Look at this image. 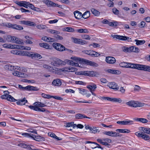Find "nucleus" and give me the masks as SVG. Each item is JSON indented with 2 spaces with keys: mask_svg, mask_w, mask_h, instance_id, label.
Segmentation results:
<instances>
[{
  "mask_svg": "<svg viewBox=\"0 0 150 150\" xmlns=\"http://www.w3.org/2000/svg\"><path fill=\"white\" fill-rule=\"evenodd\" d=\"M144 133L148 134H150V128H146L144 129Z\"/></svg>",
  "mask_w": 150,
  "mask_h": 150,
  "instance_id": "61",
  "label": "nucleus"
},
{
  "mask_svg": "<svg viewBox=\"0 0 150 150\" xmlns=\"http://www.w3.org/2000/svg\"><path fill=\"white\" fill-rule=\"evenodd\" d=\"M82 37L84 39L90 40L91 39V38L89 35H82Z\"/></svg>",
  "mask_w": 150,
  "mask_h": 150,
  "instance_id": "50",
  "label": "nucleus"
},
{
  "mask_svg": "<svg viewBox=\"0 0 150 150\" xmlns=\"http://www.w3.org/2000/svg\"><path fill=\"white\" fill-rule=\"evenodd\" d=\"M1 98L2 99H6L7 100L11 102H15L17 100L11 96H7L4 94L2 95L1 96Z\"/></svg>",
  "mask_w": 150,
  "mask_h": 150,
  "instance_id": "8",
  "label": "nucleus"
},
{
  "mask_svg": "<svg viewBox=\"0 0 150 150\" xmlns=\"http://www.w3.org/2000/svg\"><path fill=\"white\" fill-rule=\"evenodd\" d=\"M18 76L21 77H25L27 76V75L23 73L20 72L19 71Z\"/></svg>",
  "mask_w": 150,
  "mask_h": 150,
  "instance_id": "51",
  "label": "nucleus"
},
{
  "mask_svg": "<svg viewBox=\"0 0 150 150\" xmlns=\"http://www.w3.org/2000/svg\"><path fill=\"white\" fill-rule=\"evenodd\" d=\"M14 42H16L18 44H23V42H22V40L20 39L19 38L15 37L14 40Z\"/></svg>",
  "mask_w": 150,
  "mask_h": 150,
  "instance_id": "39",
  "label": "nucleus"
},
{
  "mask_svg": "<svg viewBox=\"0 0 150 150\" xmlns=\"http://www.w3.org/2000/svg\"><path fill=\"white\" fill-rule=\"evenodd\" d=\"M79 91H80V93H81L83 95H85L87 94V90L84 89H82V90H81V89H79Z\"/></svg>",
  "mask_w": 150,
  "mask_h": 150,
  "instance_id": "57",
  "label": "nucleus"
},
{
  "mask_svg": "<svg viewBox=\"0 0 150 150\" xmlns=\"http://www.w3.org/2000/svg\"><path fill=\"white\" fill-rule=\"evenodd\" d=\"M106 72L110 73L113 74H119L120 73V72L118 70L115 69H108L106 71Z\"/></svg>",
  "mask_w": 150,
  "mask_h": 150,
  "instance_id": "21",
  "label": "nucleus"
},
{
  "mask_svg": "<svg viewBox=\"0 0 150 150\" xmlns=\"http://www.w3.org/2000/svg\"><path fill=\"white\" fill-rule=\"evenodd\" d=\"M25 51H22L19 50H13L11 51V53L13 54L22 56H25Z\"/></svg>",
  "mask_w": 150,
  "mask_h": 150,
  "instance_id": "11",
  "label": "nucleus"
},
{
  "mask_svg": "<svg viewBox=\"0 0 150 150\" xmlns=\"http://www.w3.org/2000/svg\"><path fill=\"white\" fill-rule=\"evenodd\" d=\"M91 11L92 13L95 15L96 16H98L99 15L100 13L97 10L95 9L94 8H92L91 9Z\"/></svg>",
  "mask_w": 150,
  "mask_h": 150,
  "instance_id": "38",
  "label": "nucleus"
},
{
  "mask_svg": "<svg viewBox=\"0 0 150 150\" xmlns=\"http://www.w3.org/2000/svg\"><path fill=\"white\" fill-rule=\"evenodd\" d=\"M62 82L59 79L54 80L52 82V84L54 86H59L61 85Z\"/></svg>",
  "mask_w": 150,
  "mask_h": 150,
  "instance_id": "20",
  "label": "nucleus"
},
{
  "mask_svg": "<svg viewBox=\"0 0 150 150\" xmlns=\"http://www.w3.org/2000/svg\"><path fill=\"white\" fill-rule=\"evenodd\" d=\"M112 10L113 12L115 14L117 15L119 14V11L116 8H113Z\"/></svg>",
  "mask_w": 150,
  "mask_h": 150,
  "instance_id": "55",
  "label": "nucleus"
},
{
  "mask_svg": "<svg viewBox=\"0 0 150 150\" xmlns=\"http://www.w3.org/2000/svg\"><path fill=\"white\" fill-rule=\"evenodd\" d=\"M27 102V100H26L25 98L24 97L22 99L20 100L17 101L16 103L18 105H25Z\"/></svg>",
  "mask_w": 150,
  "mask_h": 150,
  "instance_id": "17",
  "label": "nucleus"
},
{
  "mask_svg": "<svg viewBox=\"0 0 150 150\" xmlns=\"http://www.w3.org/2000/svg\"><path fill=\"white\" fill-rule=\"evenodd\" d=\"M117 22H109V23H108V24L112 26H117V25L116 24Z\"/></svg>",
  "mask_w": 150,
  "mask_h": 150,
  "instance_id": "52",
  "label": "nucleus"
},
{
  "mask_svg": "<svg viewBox=\"0 0 150 150\" xmlns=\"http://www.w3.org/2000/svg\"><path fill=\"white\" fill-rule=\"evenodd\" d=\"M87 88L89 89L91 92L92 91H94L97 88V86L95 84H93L92 86L89 85L87 86Z\"/></svg>",
  "mask_w": 150,
  "mask_h": 150,
  "instance_id": "23",
  "label": "nucleus"
},
{
  "mask_svg": "<svg viewBox=\"0 0 150 150\" xmlns=\"http://www.w3.org/2000/svg\"><path fill=\"white\" fill-rule=\"evenodd\" d=\"M53 61L51 63V65L57 66L59 65H65V63L63 61L57 58H54L53 59Z\"/></svg>",
  "mask_w": 150,
  "mask_h": 150,
  "instance_id": "5",
  "label": "nucleus"
},
{
  "mask_svg": "<svg viewBox=\"0 0 150 150\" xmlns=\"http://www.w3.org/2000/svg\"><path fill=\"white\" fill-rule=\"evenodd\" d=\"M23 3H24V6L23 7L26 8H28V7L29 6V4H30V3L28 2H26L25 1L23 2Z\"/></svg>",
  "mask_w": 150,
  "mask_h": 150,
  "instance_id": "63",
  "label": "nucleus"
},
{
  "mask_svg": "<svg viewBox=\"0 0 150 150\" xmlns=\"http://www.w3.org/2000/svg\"><path fill=\"white\" fill-rule=\"evenodd\" d=\"M82 62L85 64L94 67H97L98 65V64L94 62H92L88 60L82 59Z\"/></svg>",
  "mask_w": 150,
  "mask_h": 150,
  "instance_id": "7",
  "label": "nucleus"
},
{
  "mask_svg": "<svg viewBox=\"0 0 150 150\" xmlns=\"http://www.w3.org/2000/svg\"><path fill=\"white\" fill-rule=\"evenodd\" d=\"M64 29L65 30L68 32H73L74 31V29L70 27H66Z\"/></svg>",
  "mask_w": 150,
  "mask_h": 150,
  "instance_id": "45",
  "label": "nucleus"
},
{
  "mask_svg": "<svg viewBox=\"0 0 150 150\" xmlns=\"http://www.w3.org/2000/svg\"><path fill=\"white\" fill-rule=\"evenodd\" d=\"M63 62L65 63V65L66 64L74 66H78V64L77 63L74 62L72 60L68 59L65 60L64 61H63Z\"/></svg>",
  "mask_w": 150,
  "mask_h": 150,
  "instance_id": "13",
  "label": "nucleus"
},
{
  "mask_svg": "<svg viewBox=\"0 0 150 150\" xmlns=\"http://www.w3.org/2000/svg\"><path fill=\"white\" fill-rule=\"evenodd\" d=\"M134 41L136 42V44L137 45L143 44L145 42L144 40H139L137 39H135Z\"/></svg>",
  "mask_w": 150,
  "mask_h": 150,
  "instance_id": "33",
  "label": "nucleus"
},
{
  "mask_svg": "<svg viewBox=\"0 0 150 150\" xmlns=\"http://www.w3.org/2000/svg\"><path fill=\"white\" fill-rule=\"evenodd\" d=\"M146 24V23L144 21H142L140 24V25H139V26L141 27H144L145 26Z\"/></svg>",
  "mask_w": 150,
  "mask_h": 150,
  "instance_id": "64",
  "label": "nucleus"
},
{
  "mask_svg": "<svg viewBox=\"0 0 150 150\" xmlns=\"http://www.w3.org/2000/svg\"><path fill=\"white\" fill-rule=\"evenodd\" d=\"M117 132L119 133H128L130 132V131L128 129H118L116 130Z\"/></svg>",
  "mask_w": 150,
  "mask_h": 150,
  "instance_id": "28",
  "label": "nucleus"
},
{
  "mask_svg": "<svg viewBox=\"0 0 150 150\" xmlns=\"http://www.w3.org/2000/svg\"><path fill=\"white\" fill-rule=\"evenodd\" d=\"M76 31L78 33H88L89 32V31L87 29H84L82 28L76 30Z\"/></svg>",
  "mask_w": 150,
  "mask_h": 150,
  "instance_id": "30",
  "label": "nucleus"
},
{
  "mask_svg": "<svg viewBox=\"0 0 150 150\" xmlns=\"http://www.w3.org/2000/svg\"><path fill=\"white\" fill-rule=\"evenodd\" d=\"M47 31L52 34H58L59 33V32L51 29H48L47 30Z\"/></svg>",
  "mask_w": 150,
  "mask_h": 150,
  "instance_id": "42",
  "label": "nucleus"
},
{
  "mask_svg": "<svg viewBox=\"0 0 150 150\" xmlns=\"http://www.w3.org/2000/svg\"><path fill=\"white\" fill-rule=\"evenodd\" d=\"M97 142L99 143L104 145H109V143L112 142V140L108 138H103L102 139H97Z\"/></svg>",
  "mask_w": 150,
  "mask_h": 150,
  "instance_id": "3",
  "label": "nucleus"
},
{
  "mask_svg": "<svg viewBox=\"0 0 150 150\" xmlns=\"http://www.w3.org/2000/svg\"><path fill=\"white\" fill-rule=\"evenodd\" d=\"M41 95L43 98H45L49 99L53 97V96H50L48 94H46L44 93H42Z\"/></svg>",
  "mask_w": 150,
  "mask_h": 150,
  "instance_id": "41",
  "label": "nucleus"
},
{
  "mask_svg": "<svg viewBox=\"0 0 150 150\" xmlns=\"http://www.w3.org/2000/svg\"><path fill=\"white\" fill-rule=\"evenodd\" d=\"M124 64H126L125 65V67L126 68H134L136 69H137V65H138V64H132L130 63H127L125 62H124Z\"/></svg>",
  "mask_w": 150,
  "mask_h": 150,
  "instance_id": "14",
  "label": "nucleus"
},
{
  "mask_svg": "<svg viewBox=\"0 0 150 150\" xmlns=\"http://www.w3.org/2000/svg\"><path fill=\"white\" fill-rule=\"evenodd\" d=\"M90 15V13L89 11H86L82 15V17L85 19H86L89 17Z\"/></svg>",
  "mask_w": 150,
  "mask_h": 150,
  "instance_id": "31",
  "label": "nucleus"
},
{
  "mask_svg": "<svg viewBox=\"0 0 150 150\" xmlns=\"http://www.w3.org/2000/svg\"><path fill=\"white\" fill-rule=\"evenodd\" d=\"M23 135H25V137H31L33 139H34L35 136H36L35 135L32 134H30L27 133H23L22 134Z\"/></svg>",
  "mask_w": 150,
  "mask_h": 150,
  "instance_id": "36",
  "label": "nucleus"
},
{
  "mask_svg": "<svg viewBox=\"0 0 150 150\" xmlns=\"http://www.w3.org/2000/svg\"><path fill=\"white\" fill-rule=\"evenodd\" d=\"M109 88L114 90H117L119 89L118 86L115 82H110L108 85Z\"/></svg>",
  "mask_w": 150,
  "mask_h": 150,
  "instance_id": "10",
  "label": "nucleus"
},
{
  "mask_svg": "<svg viewBox=\"0 0 150 150\" xmlns=\"http://www.w3.org/2000/svg\"><path fill=\"white\" fill-rule=\"evenodd\" d=\"M79 44L82 45L86 44V41L85 40H83L81 39H79Z\"/></svg>",
  "mask_w": 150,
  "mask_h": 150,
  "instance_id": "56",
  "label": "nucleus"
},
{
  "mask_svg": "<svg viewBox=\"0 0 150 150\" xmlns=\"http://www.w3.org/2000/svg\"><path fill=\"white\" fill-rule=\"evenodd\" d=\"M74 13L75 18L77 19H80L82 17L81 13L79 11H75Z\"/></svg>",
  "mask_w": 150,
  "mask_h": 150,
  "instance_id": "15",
  "label": "nucleus"
},
{
  "mask_svg": "<svg viewBox=\"0 0 150 150\" xmlns=\"http://www.w3.org/2000/svg\"><path fill=\"white\" fill-rule=\"evenodd\" d=\"M25 1H21L20 2H18L17 1L16 3L19 6H24V3H23Z\"/></svg>",
  "mask_w": 150,
  "mask_h": 150,
  "instance_id": "59",
  "label": "nucleus"
},
{
  "mask_svg": "<svg viewBox=\"0 0 150 150\" xmlns=\"http://www.w3.org/2000/svg\"><path fill=\"white\" fill-rule=\"evenodd\" d=\"M142 139L145 140H148L149 139V137L148 135L143 134V135L142 136Z\"/></svg>",
  "mask_w": 150,
  "mask_h": 150,
  "instance_id": "48",
  "label": "nucleus"
},
{
  "mask_svg": "<svg viewBox=\"0 0 150 150\" xmlns=\"http://www.w3.org/2000/svg\"><path fill=\"white\" fill-rule=\"evenodd\" d=\"M134 124L133 121L132 120H124L123 125H132Z\"/></svg>",
  "mask_w": 150,
  "mask_h": 150,
  "instance_id": "35",
  "label": "nucleus"
},
{
  "mask_svg": "<svg viewBox=\"0 0 150 150\" xmlns=\"http://www.w3.org/2000/svg\"><path fill=\"white\" fill-rule=\"evenodd\" d=\"M76 74L78 75L88 76H97L100 74H99L97 72L89 71H77L76 72Z\"/></svg>",
  "mask_w": 150,
  "mask_h": 150,
  "instance_id": "1",
  "label": "nucleus"
},
{
  "mask_svg": "<svg viewBox=\"0 0 150 150\" xmlns=\"http://www.w3.org/2000/svg\"><path fill=\"white\" fill-rule=\"evenodd\" d=\"M28 131L29 132H32L34 134H37V131L36 130H35L33 129H28Z\"/></svg>",
  "mask_w": 150,
  "mask_h": 150,
  "instance_id": "60",
  "label": "nucleus"
},
{
  "mask_svg": "<svg viewBox=\"0 0 150 150\" xmlns=\"http://www.w3.org/2000/svg\"><path fill=\"white\" fill-rule=\"evenodd\" d=\"M115 132L112 131H105L103 132V134L111 137H115Z\"/></svg>",
  "mask_w": 150,
  "mask_h": 150,
  "instance_id": "22",
  "label": "nucleus"
},
{
  "mask_svg": "<svg viewBox=\"0 0 150 150\" xmlns=\"http://www.w3.org/2000/svg\"><path fill=\"white\" fill-rule=\"evenodd\" d=\"M39 45L41 47L47 49H50V45L46 43H39Z\"/></svg>",
  "mask_w": 150,
  "mask_h": 150,
  "instance_id": "24",
  "label": "nucleus"
},
{
  "mask_svg": "<svg viewBox=\"0 0 150 150\" xmlns=\"http://www.w3.org/2000/svg\"><path fill=\"white\" fill-rule=\"evenodd\" d=\"M105 61L108 63L112 64L115 63L116 60L114 57H106Z\"/></svg>",
  "mask_w": 150,
  "mask_h": 150,
  "instance_id": "9",
  "label": "nucleus"
},
{
  "mask_svg": "<svg viewBox=\"0 0 150 150\" xmlns=\"http://www.w3.org/2000/svg\"><path fill=\"white\" fill-rule=\"evenodd\" d=\"M36 27L37 28L40 30L45 29L47 28L46 26L43 25H38Z\"/></svg>",
  "mask_w": 150,
  "mask_h": 150,
  "instance_id": "44",
  "label": "nucleus"
},
{
  "mask_svg": "<svg viewBox=\"0 0 150 150\" xmlns=\"http://www.w3.org/2000/svg\"><path fill=\"white\" fill-rule=\"evenodd\" d=\"M146 65H144L138 64L137 65V69L145 71Z\"/></svg>",
  "mask_w": 150,
  "mask_h": 150,
  "instance_id": "27",
  "label": "nucleus"
},
{
  "mask_svg": "<svg viewBox=\"0 0 150 150\" xmlns=\"http://www.w3.org/2000/svg\"><path fill=\"white\" fill-rule=\"evenodd\" d=\"M123 51L125 52H129V47L126 46H123L122 47Z\"/></svg>",
  "mask_w": 150,
  "mask_h": 150,
  "instance_id": "46",
  "label": "nucleus"
},
{
  "mask_svg": "<svg viewBox=\"0 0 150 150\" xmlns=\"http://www.w3.org/2000/svg\"><path fill=\"white\" fill-rule=\"evenodd\" d=\"M52 45L57 50L60 52L63 51V50L65 48V47L60 43L54 42L52 44Z\"/></svg>",
  "mask_w": 150,
  "mask_h": 150,
  "instance_id": "6",
  "label": "nucleus"
},
{
  "mask_svg": "<svg viewBox=\"0 0 150 150\" xmlns=\"http://www.w3.org/2000/svg\"><path fill=\"white\" fill-rule=\"evenodd\" d=\"M5 67L6 68H8V69L9 68H11L10 69H18L19 68H20V67L18 66H12L11 65H5Z\"/></svg>",
  "mask_w": 150,
  "mask_h": 150,
  "instance_id": "34",
  "label": "nucleus"
},
{
  "mask_svg": "<svg viewBox=\"0 0 150 150\" xmlns=\"http://www.w3.org/2000/svg\"><path fill=\"white\" fill-rule=\"evenodd\" d=\"M90 131H92V133H95L99 132V129H97V128L95 127H93L91 128L90 129Z\"/></svg>",
  "mask_w": 150,
  "mask_h": 150,
  "instance_id": "37",
  "label": "nucleus"
},
{
  "mask_svg": "<svg viewBox=\"0 0 150 150\" xmlns=\"http://www.w3.org/2000/svg\"><path fill=\"white\" fill-rule=\"evenodd\" d=\"M92 51V50H85L84 51V52L85 54H87L88 55L91 56V54L92 53V52H91Z\"/></svg>",
  "mask_w": 150,
  "mask_h": 150,
  "instance_id": "54",
  "label": "nucleus"
},
{
  "mask_svg": "<svg viewBox=\"0 0 150 150\" xmlns=\"http://www.w3.org/2000/svg\"><path fill=\"white\" fill-rule=\"evenodd\" d=\"M20 22L21 24H24L27 25L33 26L35 25V24L34 22L29 21H21Z\"/></svg>",
  "mask_w": 150,
  "mask_h": 150,
  "instance_id": "12",
  "label": "nucleus"
},
{
  "mask_svg": "<svg viewBox=\"0 0 150 150\" xmlns=\"http://www.w3.org/2000/svg\"><path fill=\"white\" fill-rule=\"evenodd\" d=\"M126 104L129 106L133 107H140L143 106L142 103H137L133 100H131L127 102Z\"/></svg>",
  "mask_w": 150,
  "mask_h": 150,
  "instance_id": "4",
  "label": "nucleus"
},
{
  "mask_svg": "<svg viewBox=\"0 0 150 150\" xmlns=\"http://www.w3.org/2000/svg\"><path fill=\"white\" fill-rule=\"evenodd\" d=\"M111 101L114 102H118L121 103L122 102V100L120 98H110V100Z\"/></svg>",
  "mask_w": 150,
  "mask_h": 150,
  "instance_id": "25",
  "label": "nucleus"
},
{
  "mask_svg": "<svg viewBox=\"0 0 150 150\" xmlns=\"http://www.w3.org/2000/svg\"><path fill=\"white\" fill-rule=\"evenodd\" d=\"M134 119L136 121H139L142 123H146L148 122V120L144 118H138Z\"/></svg>",
  "mask_w": 150,
  "mask_h": 150,
  "instance_id": "26",
  "label": "nucleus"
},
{
  "mask_svg": "<svg viewBox=\"0 0 150 150\" xmlns=\"http://www.w3.org/2000/svg\"><path fill=\"white\" fill-rule=\"evenodd\" d=\"M25 56L31 57L32 59L35 58L40 59L42 57V56L40 54L33 52L25 51Z\"/></svg>",
  "mask_w": 150,
  "mask_h": 150,
  "instance_id": "2",
  "label": "nucleus"
},
{
  "mask_svg": "<svg viewBox=\"0 0 150 150\" xmlns=\"http://www.w3.org/2000/svg\"><path fill=\"white\" fill-rule=\"evenodd\" d=\"M91 52H92L91 56L92 57H98L100 55V54L98 53L93 50H92V51Z\"/></svg>",
  "mask_w": 150,
  "mask_h": 150,
  "instance_id": "43",
  "label": "nucleus"
},
{
  "mask_svg": "<svg viewBox=\"0 0 150 150\" xmlns=\"http://www.w3.org/2000/svg\"><path fill=\"white\" fill-rule=\"evenodd\" d=\"M129 52H134L138 53L139 52V49L137 47H134V46H132L129 47Z\"/></svg>",
  "mask_w": 150,
  "mask_h": 150,
  "instance_id": "18",
  "label": "nucleus"
},
{
  "mask_svg": "<svg viewBox=\"0 0 150 150\" xmlns=\"http://www.w3.org/2000/svg\"><path fill=\"white\" fill-rule=\"evenodd\" d=\"M39 90L36 86H30V91H37Z\"/></svg>",
  "mask_w": 150,
  "mask_h": 150,
  "instance_id": "49",
  "label": "nucleus"
},
{
  "mask_svg": "<svg viewBox=\"0 0 150 150\" xmlns=\"http://www.w3.org/2000/svg\"><path fill=\"white\" fill-rule=\"evenodd\" d=\"M75 118L77 119H81L83 118L90 119V117H88L84 114L81 113H78L75 115Z\"/></svg>",
  "mask_w": 150,
  "mask_h": 150,
  "instance_id": "16",
  "label": "nucleus"
},
{
  "mask_svg": "<svg viewBox=\"0 0 150 150\" xmlns=\"http://www.w3.org/2000/svg\"><path fill=\"white\" fill-rule=\"evenodd\" d=\"M75 83L76 84H79L81 85H85L86 84L85 83L81 81H75Z\"/></svg>",
  "mask_w": 150,
  "mask_h": 150,
  "instance_id": "58",
  "label": "nucleus"
},
{
  "mask_svg": "<svg viewBox=\"0 0 150 150\" xmlns=\"http://www.w3.org/2000/svg\"><path fill=\"white\" fill-rule=\"evenodd\" d=\"M34 104L35 105H36L37 106L40 107H43L46 106L44 104L41 103V102H39L35 103Z\"/></svg>",
  "mask_w": 150,
  "mask_h": 150,
  "instance_id": "40",
  "label": "nucleus"
},
{
  "mask_svg": "<svg viewBox=\"0 0 150 150\" xmlns=\"http://www.w3.org/2000/svg\"><path fill=\"white\" fill-rule=\"evenodd\" d=\"M15 25L16 26H15V28H14V29L19 30H20L23 29V28L22 26L20 25H18L16 24H15Z\"/></svg>",
  "mask_w": 150,
  "mask_h": 150,
  "instance_id": "53",
  "label": "nucleus"
},
{
  "mask_svg": "<svg viewBox=\"0 0 150 150\" xmlns=\"http://www.w3.org/2000/svg\"><path fill=\"white\" fill-rule=\"evenodd\" d=\"M15 37L14 36L11 35L8 36L6 38V40L8 42H14Z\"/></svg>",
  "mask_w": 150,
  "mask_h": 150,
  "instance_id": "29",
  "label": "nucleus"
},
{
  "mask_svg": "<svg viewBox=\"0 0 150 150\" xmlns=\"http://www.w3.org/2000/svg\"><path fill=\"white\" fill-rule=\"evenodd\" d=\"M34 137V140L37 141H42L45 140V139L43 137L39 136H36Z\"/></svg>",
  "mask_w": 150,
  "mask_h": 150,
  "instance_id": "32",
  "label": "nucleus"
},
{
  "mask_svg": "<svg viewBox=\"0 0 150 150\" xmlns=\"http://www.w3.org/2000/svg\"><path fill=\"white\" fill-rule=\"evenodd\" d=\"M71 59H74L76 61H79V62H82V61H83L82 60L83 59H81L80 58H78L76 57H71Z\"/></svg>",
  "mask_w": 150,
  "mask_h": 150,
  "instance_id": "47",
  "label": "nucleus"
},
{
  "mask_svg": "<svg viewBox=\"0 0 150 150\" xmlns=\"http://www.w3.org/2000/svg\"><path fill=\"white\" fill-rule=\"evenodd\" d=\"M42 40L45 41L49 42V37L48 38L47 36L43 37L42 38Z\"/></svg>",
  "mask_w": 150,
  "mask_h": 150,
  "instance_id": "62",
  "label": "nucleus"
},
{
  "mask_svg": "<svg viewBox=\"0 0 150 150\" xmlns=\"http://www.w3.org/2000/svg\"><path fill=\"white\" fill-rule=\"evenodd\" d=\"M85 144H88V143H92L95 144V145H97V146H96L94 147H92V149H95L96 148H100L102 150L103 149V148L100 145L97 144V143L94 142H91V141H87L85 142Z\"/></svg>",
  "mask_w": 150,
  "mask_h": 150,
  "instance_id": "19",
  "label": "nucleus"
}]
</instances>
